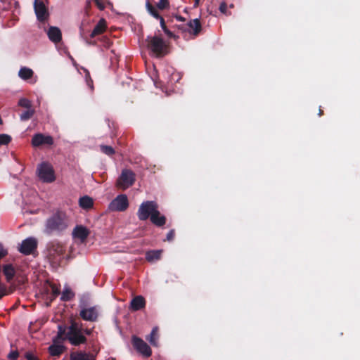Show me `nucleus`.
<instances>
[{
    "instance_id": "34",
    "label": "nucleus",
    "mask_w": 360,
    "mask_h": 360,
    "mask_svg": "<svg viewBox=\"0 0 360 360\" xmlns=\"http://www.w3.org/2000/svg\"><path fill=\"white\" fill-rule=\"evenodd\" d=\"M11 140L12 139L10 135L6 134H0V146L8 145L11 141Z\"/></svg>"
},
{
    "instance_id": "42",
    "label": "nucleus",
    "mask_w": 360,
    "mask_h": 360,
    "mask_svg": "<svg viewBox=\"0 0 360 360\" xmlns=\"http://www.w3.org/2000/svg\"><path fill=\"white\" fill-rule=\"evenodd\" d=\"M83 332H84V335L86 337V335H91L92 332H93V329L92 328H83Z\"/></svg>"
},
{
    "instance_id": "27",
    "label": "nucleus",
    "mask_w": 360,
    "mask_h": 360,
    "mask_svg": "<svg viewBox=\"0 0 360 360\" xmlns=\"http://www.w3.org/2000/svg\"><path fill=\"white\" fill-rule=\"evenodd\" d=\"M158 20H160V23L161 28L165 33V34L170 39H176L178 38L177 36H176L172 32H171L167 27L165 19L160 16V18H158Z\"/></svg>"
},
{
    "instance_id": "30",
    "label": "nucleus",
    "mask_w": 360,
    "mask_h": 360,
    "mask_svg": "<svg viewBox=\"0 0 360 360\" xmlns=\"http://www.w3.org/2000/svg\"><path fill=\"white\" fill-rule=\"evenodd\" d=\"M34 112H35V110L33 108L27 109L25 111L22 112L20 115V120L21 121L29 120L30 119H31L32 117V116L34 115Z\"/></svg>"
},
{
    "instance_id": "6",
    "label": "nucleus",
    "mask_w": 360,
    "mask_h": 360,
    "mask_svg": "<svg viewBox=\"0 0 360 360\" xmlns=\"http://www.w3.org/2000/svg\"><path fill=\"white\" fill-rule=\"evenodd\" d=\"M136 181L135 173L129 169H123L116 181V186L124 191L132 186Z\"/></svg>"
},
{
    "instance_id": "38",
    "label": "nucleus",
    "mask_w": 360,
    "mask_h": 360,
    "mask_svg": "<svg viewBox=\"0 0 360 360\" xmlns=\"http://www.w3.org/2000/svg\"><path fill=\"white\" fill-rule=\"evenodd\" d=\"M26 360H39V359L34 355L31 352H25L24 355Z\"/></svg>"
},
{
    "instance_id": "20",
    "label": "nucleus",
    "mask_w": 360,
    "mask_h": 360,
    "mask_svg": "<svg viewBox=\"0 0 360 360\" xmlns=\"http://www.w3.org/2000/svg\"><path fill=\"white\" fill-rule=\"evenodd\" d=\"M105 20L104 19H101L91 31L90 34V37L94 38L96 36L104 32L105 31Z\"/></svg>"
},
{
    "instance_id": "29",
    "label": "nucleus",
    "mask_w": 360,
    "mask_h": 360,
    "mask_svg": "<svg viewBox=\"0 0 360 360\" xmlns=\"http://www.w3.org/2000/svg\"><path fill=\"white\" fill-rule=\"evenodd\" d=\"M146 8L147 11L151 15L153 18L158 19L160 18V15L159 14L157 8L150 2V0H147L146 3Z\"/></svg>"
},
{
    "instance_id": "26",
    "label": "nucleus",
    "mask_w": 360,
    "mask_h": 360,
    "mask_svg": "<svg viewBox=\"0 0 360 360\" xmlns=\"http://www.w3.org/2000/svg\"><path fill=\"white\" fill-rule=\"evenodd\" d=\"M158 327H154L150 335L146 338V340L153 346L158 345Z\"/></svg>"
},
{
    "instance_id": "16",
    "label": "nucleus",
    "mask_w": 360,
    "mask_h": 360,
    "mask_svg": "<svg viewBox=\"0 0 360 360\" xmlns=\"http://www.w3.org/2000/svg\"><path fill=\"white\" fill-rule=\"evenodd\" d=\"M49 39L53 43H58L62 40L60 30L54 26H51L47 32Z\"/></svg>"
},
{
    "instance_id": "11",
    "label": "nucleus",
    "mask_w": 360,
    "mask_h": 360,
    "mask_svg": "<svg viewBox=\"0 0 360 360\" xmlns=\"http://www.w3.org/2000/svg\"><path fill=\"white\" fill-rule=\"evenodd\" d=\"M37 239L33 237H30L22 241L18 247V251L25 255H30L33 254L37 250Z\"/></svg>"
},
{
    "instance_id": "35",
    "label": "nucleus",
    "mask_w": 360,
    "mask_h": 360,
    "mask_svg": "<svg viewBox=\"0 0 360 360\" xmlns=\"http://www.w3.org/2000/svg\"><path fill=\"white\" fill-rule=\"evenodd\" d=\"M156 6L160 10L167 9L169 8V2L168 0H160Z\"/></svg>"
},
{
    "instance_id": "1",
    "label": "nucleus",
    "mask_w": 360,
    "mask_h": 360,
    "mask_svg": "<svg viewBox=\"0 0 360 360\" xmlns=\"http://www.w3.org/2000/svg\"><path fill=\"white\" fill-rule=\"evenodd\" d=\"M56 340L68 341L71 345L78 347L86 344L87 338L84 334L82 323L71 319L70 326H58Z\"/></svg>"
},
{
    "instance_id": "4",
    "label": "nucleus",
    "mask_w": 360,
    "mask_h": 360,
    "mask_svg": "<svg viewBox=\"0 0 360 360\" xmlns=\"http://www.w3.org/2000/svg\"><path fill=\"white\" fill-rule=\"evenodd\" d=\"M148 49L155 55L156 57L160 58L165 56L167 53V46L164 40L158 37L148 36L146 39Z\"/></svg>"
},
{
    "instance_id": "5",
    "label": "nucleus",
    "mask_w": 360,
    "mask_h": 360,
    "mask_svg": "<svg viewBox=\"0 0 360 360\" xmlns=\"http://www.w3.org/2000/svg\"><path fill=\"white\" fill-rule=\"evenodd\" d=\"M158 210L159 205L156 201L146 200L139 205L136 214L140 221H146Z\"/></svg>"
},
{
    "instance_id": "47",
    "label": "nucleus",
    "mask_w": 360,
    "mask_h": 360,
    "mask_svg": "<svg viewBox=\"0 0 360 360\" xmlns=\"http://www.w3.org/2000/svg\"><path fill=\"white\" fill-rule=\"evenodd\" d=\"M90 5H91V1H90V0H88V1H86V6L89 7V6H90Z\"/></svg>"
},
{
    "instance_id": "46",
    "label": "nucleus",
    "mask_w": 360,
    "mask_h": 360,
    "mask_svg": "<svg viewBox=\"0 0 360 360\" xmlns=\"http://www.w3.org/2000/svg\"><path fill=\"white\" fill-rule=\"evenodd\" d=\"M323 115V110H321V108L319 109V116H321Z\"/></svg>"
},
{
    "instance_id": "19",
    "label": "nucleus",
    "mask_w": 360,
    "mask_h": 360,
    "mask_svg": "<svg viewBox=\"0 0 360 360\" xmlns=\"http://www.w3.org/2000/svg\"><path fill=\"white\" fill-rule=\"evenodd\" d=\"M151 223L157 227H163L167 221V218L158 210L150 218Z\"/></svg>"
},
{
    "instance_id": "31",
    "label": "nucleus",
    "mask_w": 360,
    "mask_h": 360,
    "mask_svg": "<svg viewBox=\"0 0 360 360\" xmlns=\"http://www.w3.org/2000/svg\"><path fill=\"white\" fill-rule=\"evenodd\" d=\"M83 70L85 73V81H86V85L92 91V90H94V82L91 77L89 71L86 68H83Z\"/></svg>"
},
{
    "instance_id": "21",
    "label": "nucleus",
    "mask_w": 360,
    "mask_h": 360,
    "mask_svg": "<svg viewBox=\"0 0 360 360\" xmlns=\"http://www.w3.org/2000/svg\"><path fill=\"white\" fill-rule=\"evenodd\" d=\"M71 360H94V356L92 354L85 352H77L70 354Z\"/></svg>"
},
{
    "instance_id": "12",
    "label": "nucleus",
    "mask_w": 360,
    "mask_h": 360,
    "mask_svg": "<svg viewBox=\"0 0 360 360\" xmlns=\"http://www.w3.org/2000/svg\"><path fill=\"white\" fill-rule=\"evenodd\" d=\"M34 8L37 20L41 22H45L47 20L49 14L48 9L43 1L34 0Z\"/></svg>"
},
{
    "instance_id": "23",
    "label": "nucleus",
    "mask_w": 360,
    "mask_h": 360,
    "mask_svg": "<svg viewBox=\"0 0 360 360\" xmlns=\"http://www.w3.org/2000/svg\"><path fill=\"white\" fill-rule=\"evenodd\" d=\"M3 273L8 281H11L15 276V269L12 264H6L3 267Z\"/></svg>"
},
{
    "instance_id": "17",
    "label": "nucleus",
    "mask_w": 360,
    "mask_h": 360,
    "mask_svg": "<svg viewBox=\"0 0 360 360\" xmlns=\"http://www.w3.org/2000/svg\"><path fill=\"white\" fill-rule=\"evenodd\" d=\"M56 338L53 340V344L49 347V353L52 356H60L64 352L65 347L62 345H57L56 342H62L61 340L55 341Z\"/></svg>"
},
{
    "instance_id": "48",
    "label": "nucleus",
    "mask_w": 360,
    "mask_h": 360,
    "mask_svg": "<svg viewBox=\"0 0 360 360\" xmlns=\"http://www.w3.org/2000/svg\"><path fill=\"white\" fill-rule=\"evenodd\" d=\"M198 4V0H195V5Z\"/></svg>"
},
{
    "instance_id": "13",
    "label": "nucleus",
    "mask_w": 360,
    "mask_h": 360,
    "mask_svg": "<svg viewBox=\"0 0 360 360\" xmlns=\"http://www.w3.org/2000/svg\"><path fill=\"white\" fill-rule=\"evenodd\" d=\"M31 143L34 148L41 147L44 145L51 146L53 144V139L51 136L38 133L32 136Z\"/></svg>"
},
{
    "instance_id": "40",
    "label": "nucleus",
    "mask_w": 360,
    "mask_h": 360,
    "mask_svg": "<svg viewBox=\"0 0 360 360\" xmlns=\"http://www.w3.org/2000/svg\"><path fill=\"white\" fill-rule=\"evenodd\" d=\"M219 11L224 14H226L227 11V4L225 2L221 3L219 6Z\"/></svg>"
},
{
    "instance_id": "18",
    "label": "nucleus",
    "mask_w": 360,
    "mask_h": 360,
    "mask_svg": "<svg viewBox=\"0 0 360 360\" xmlns=\"http://www.w3.org/2000/svg\"><path fill=\"white\" fill-rule=\"evenodd\" d=\"M146 306V300L143 296L138 295L134 297L130 302V309L132 311H139L143 309Z\"/></svg>"
},
{
    "instance_id": "24",
    "label": "nucleus",
    "mask_w": 360,
    "mask_h": 360,
    "mask_svg": "<svg viewBox=\"0 0 360 360\" xmlns=\"http://www.w3.org/2000/svg\"><path fill=\"white\" fill-rule=\"evenodd\" d=\"M162 250H150L146 253V259L148 262L158 260L161 257Z\"/></svg>"
},
{
    "instance_id": "39",
    "label": "nucleus",
    "mask_w": 360,
    "mask_h": 360,
    "mask_svg": "<svg viewBox=\"0 0 360 360\" xmlns=\"http://www.w3.org/2000/svg\"><path fill=\"white\" fill-rule=\"evenodd\" d=\"M175 237V231L174 229H171L167 234L166 240L167 241H172Z\"/></svg>"
},
{
    "instance_id": "41",
    "label": "nucleus",
    "mask_w": 360,
    "mask_h": 360,
    "mask_svg": "<svg viewBox=\"0 0 360 360\" xmlns=\"http://www.w3.org/2000/svg\"><path fill=\"white\" fill-rule=\"evenodd\" d=\"M51 289H52L53 295L54 297L58 296L60 293V289L58 287H56V285H52Z\"/></svg>"
},
{
    "instance_id": "2",
    "label": "nucleus",
    "mask_w": 360,
    "mask_h": 360,
    "mask_svg": "<svg viewBox=\"0 0 360 360\" xmlns=\"http://www.w3.org/2000/svg\"><path fill=\"white\" fill-rule=\"evenodd\" d=\"M69 223L67 214L58 210L46 220L44 232L47 235L60 234L68 229Z\"/></svg>"
},
{
    "instance_id": "3",
    "label": "nucleus",
    "mask_w": 360,
    "mask_h": 360,
    "mask_svg": "<svg viewBox=\"0 0 360 360\" xmlns=\"http://www.w3.org/2000/svg\"><path fill=\"white\" fill-rule=\"evenodd\" d=\"M79 317L86 321L96 322L98 321L99 312L98 306H89V300L86 296H82L79 302Z\"/></svg>"
},
{
    "instance_id": "45",
    "label": "nucleus",
    "mask_w": 360,
    "mask_h": 360,
    "mask_svg": "<svg viewBox=\"0 0 360 360\" xmlns=\"http://www.w3.org/2000/svg\"><path fill=\"white\" fill-rule=\"evenodd\" d=\"M86 42H87L88 44H93V45H94V44H95V42H94V41H91L89 40V39H86Z\"/></svg>"
},
{
    "instance_id": "22",
    "label": "nucleus",
    "mask_w": 360,
    "mask_h": 360,
    "mask_svg": "<svg viewBox=\"0 0 360 360\" xmlns=\"http://www.w3.org/2000/svg\"><path fill=\"white\" fill-rule=\"evenodd\" d=\"M79 205L82 209L88 210L93 207L94 201L91 198L85 195L79 198Z\"/></svg>"
},
{
    "instance_id": "44",
    "label": "nucleus",
    "mask_w": 360,
    "mask_h": 360,
    "mask_svg": "<svg viewBox=\"0 0 360 360\" xmlns=\"http://www.w3.org/2000/svg\"><path fill=\"white\" fill-rule=\"evenodd\" d=\"M176 19L178 20V21H180V22H184L185 21V18L181 15H176Z\"/></svg>"
},
{
    "instance_id": "15",
    "label": "nucleus",
    "mask_w": 360,
    "mask_h": 360,
    "mask_svg": "<svg viewBox=\"0 0 360 360\" xmlns=\"http://www.w3.org/2000/svg\"><path fill=\"white\" fill-rule=\"evenodd\" d=\"M89 231L85 226L77 225L75 227L72 231V236L75 238L79 239L84 242L89 236Z\"/></svg>"
},
{
    "instance_id": "37",
    "label": "nucleus",
    "mask_w": 360,
    "mask_h": 360,
    "mask_svg": "<svg viewBox=\"0 0 360 360\" xmlns=\"http://www.w3.org/2000/svg\"><path fill=\"white\" fill-rule=\"evenodd\" d=\"M19 353L17 350L11 351L7 356L8 360H17Z\"/></svg>"
},
{
    "instance_id": "7",
    "label": "nucleus",
    "mask_w": 360,
    "mask_h": 360,
    "mask_svg": "<svg viewBox=\"0 0 360 360\" xmlns=\"http://www.w3.org/2000/svg\"><path fill=\"white\" fill-rule=\"evenodd\" d=\"M37 174L40 180L45 183H51L56 180L53 167L46 162L41 163L38 166Z\"/></svg>"
},
{
    "instance_id": "10",
    "label": "nucleus",
    "mask_w": 360,
    "mask_h": 360,
    "mask_svg": "<svg viewBox=\"0 0 360 360\" xmlns=\"http://www.w3.org/2000/svg\"><path fill=\"white\" fill-rule=\"evenodd\" d=\"M131 344L137 352L143 355L144 357H150L151 356L152 350L150 346L141 338L136 335H133L131 338Z\"/></svg>"
},
{
    "instance_id": "33",
    "label": "nucleus",
    "mask_w": 360,
    "mask_h": 360,
    "mask_svg": "<svg viewBox=\"0 0 360 360\" xmlns=\"http://www.w3.org/2000/svg\"><path fill=\"white\" fill-rule=\"evenodd\" d=\"M100 148L101 152L108 155H112L115 153L114 148L110 146L101 145Z\"/></svg>"
},
{
    "instance_id": "14",
    "label": "nucleus",
    "mask_w": 360,
    "mask_h": 360,
    "mask_svg": "<svg viewBox=\"0 0 360 360\" xmlns=\"http://www.w3.org/2000/svg\"><path fill=\"white\" fill-rule=\"evenodd\" d=\"M187 26L188 33L195 37H198L202 31V24L199 18L191 20L187 23ZM178 28L183 31H186V29H184L183 25H179Z\"/></svg>"
},
{
    "instance_id": "43",
    "label": "nucleus",
    "mask_w": 360,
    "mask_h": 360,
    "mask_svg": "<svg viewBox=\"0 0 360 360\" xmlns=\"http://www.w3.org/2000/svg\"><path fill=\"white\" fill-rule=\"evenodd\" d=\"M111 42L110 41V39L108 38L105 39V46L108 48L110 46Z\"/></svg>"
},
{
    "instance_id": "9",
    "label": "nucleus",
    "mask_w": 360,
    "mask_h": 360,
    "mask_svg": "<svg viewBox=\"0 0 360 360\" xmlns=\"http://www.w3.org/2000/svg\"><path fill=\"white\" fill-rule=\"evenodd\" d=\"M128 207L127 196L125 194H120L110 202L108 210L112 212H124Z\"/></svg>"
},
{
    "instance_id": "8",
    "label": "nucleus",
    "mask_w": 360,
    "mask_h": 360,
    "mask_svg": "<svg viewBox=\"0 0 360 360\" xmlns=\"http://www.w3.org/2000/svg\"><path fill=\"white\" fill-rule=\"evenodd\" d=\"M65 252L64 246L56 241L51 242L48 246V255L52 262H58L63 258Z\"/></svg>"
},
{
    "instance_id": "36",
    "label": "nucleus",
    "mask_w": 360,
    "mask_h": 360,
    "mask_svg": "<svg viewBox=\"0 0 360 360\" xmlns=\"http://www.w3.org/2000/svg\"><path fill=\"white\" fill-rule=\"evenodd\" d=\"M93 1L95 2L96 5L101 11H103L105 9L106 0H93Z\"/></svg>"
},
{
    "instance_id": "25",
    "label": "nucleus",
    "mask_w": 360,
    "mask_h": 360,
    "mask_svg": "<svg viewBox=\"0 0 360 360\" xmlns=\"http://www.w3.org/2000/svg\"><path fill=\"white\" fill-rule=\"evenodd\" d=\"M33 74V70L26 67L21 68L18 72L19 77L24 80H27L32 77Z\"/></svg>"
},
{
    "instance_id": "28",
    "label": "nucleus",
    "mask_w": 360,
    "mask_h": 360,
    "mask_svg": "<svg viewBox=\"0 0 360 360\" xmlns=\"http://www.w3.org/2000/svg\"><path fill=\"white\" fill-rule=\"evenodd\" d=\"M75 292L69 288H66L62 292L60 300L63 302H68L75 297Z\"/></svg>"
},
{
    "instance_id": "32",
    "label": "nucleus",
    "mask_w": 360,
    "mask_h": 360,
    "mask_svg": "<svg viewBox=\"0 0 360 360\" xmlns=\"http://www.w3.org/2000/svg\"><path fill=\"white\" fill-rule=\"evenodd\" d=\"M18 105L26 109L32 108V102L26 98H20L18 101Z\"/></svg>"
}]
</instances>
